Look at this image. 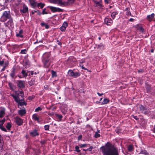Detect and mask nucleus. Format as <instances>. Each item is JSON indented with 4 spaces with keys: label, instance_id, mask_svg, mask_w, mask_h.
Wrapping results in <instances>:
<instances>
[{
    "label": "nucleus",
    "instance_id": "obj_59",
    "mask_svg": "<svg viewBox=\"0 0 155 155\" xmlns=\"http://www.w3.org/2000/svg\"><path fill=\"white\" fill-rule=\"evenodd\" d=\"M93 148V147H90L88 149H87V150H92V149Z\"/></svg>",
    "mask_w": 155,
    "mask_h": 155
},
{
    "label": "nucleus",
    "instance_id": "obj_9",
    "mask_svg": "<svg viewBox=\"0 0 155 155\" xmlns=\"http://www.w3.org/2000/svg\"><path fill=\"white\" fill-rule=\"evenodd\" d=\"M30 135L31 136L34 137L39 135V134L37 132L36 130H34L30 132Z\"/></svg>",
    "mask_w": 155,
    "mask_h": 155
},
{
    "label": "nucleus",
    "instance_id": "obj_50",
    "mask_svg": "<svg viewBox=\"0 0 155 155\" xmlns=\"http://www.w3.org/2000/svg\"><path fill=\"white\" fill-rule=\"evenodd\" d=\"M82 138V136L81 135H80L78 137V140H80Z\"/></svg>",
    "mask_w": 155,
    "mask_h": 155
},
{
    "label": "nucleus",
    "instance_id": "obj_52",
    "mask_svg": "<svg viewBox=\"0 0 155 155\" xmlns=\"http://www.w3.org/2000/svg\"><path fill=\"white\" fill-rule=\"evenodd\" d=\"M126 15H127L128 16H129L130 15H131V14L130 13V12L128 11H127L126 12Z\"/></svg>",
    "mask_w": 155,
    "mask_h": 155
},
{
    "label": "nucleus",
    "instance_id": "obj_24",
    "mask_svg": "<svg viewBox=\"0 0 155 155\" xmlns=\"http://www.w3.org/2000/svg\"><path fill=\"white\" fill-rule=\"evenodd\" d=\"M139 108L140 110L142 111H143L144 110H147L146 108L144 107L141 105H139Z\"/></svg>",
    "mask_w": 155,
    "mask_h": 155
},
{
    "label": "nucleus",
    "instance_id": "obj_44",
    "mask_svg": "<svg viewBox=\"0 0 155 155\" xmlns=\"http://www.w3.org/2000/svg\"><path fill=\"white\" fill-rule=\"evenodd\" d=\"M5 64H4V61H0V65L4 66Z\"/></svg>",
    "mask_w": 155,
    "mask_h": 155
},
{
    "label": "nucleus",
    "instance_id": "obj_2",
    "mask_svg": "<svg viewBox=\"0 0 155 155\" xmlns=\"http://www.w3.org/2000/svg\"><path fill=\"white\" fill-rule=\"evenodd\" d=\"M50 55L51 54L49 53H45L43 55L42 61L45 68H48L50 65Z\"/></svg>",
    "mask_w": 155,
    "mask_h": 155
},
{
    "label": "nucleus",
    "instance_id": "obj_25",
    "mask_svg": "<svg viewBox=\"0 0 155 155\" xmlns=\"http://www.w3.org/2000/svg\"><path fill=\"white\" fill-rule=\"evenodd\" d=\"M4 145L3 140L0 141V150H2Z\"/></svg>",
    "mask_w": 155,
    "mask_h": 155
},
{
    "label": "nucleus",
    "instance_id": "obj_26",
    "mask_svg": "<svg viewBox=\"0 0 155 155\" xmlns=\"http://www.w3.org/2000/svg\"><path fill=\"white\" fill-rule=\"evenodd\" d=\"M117 14V12H114L112 13L111 15V17L113 19H114L116 17V15Z\"/></svg>",
    "mask_w": 155,
    "mask_h": 155
},
{
    "label": "nucleus",
    "instance_id": "obj_64",
    "mask_svg": "<svg viewBox=\"0 0 155 155\" xmlns=\"http://www.w3.org/2000/svg\"><path fill=\"white\" fill-rule=\"evenodd\" d=\"M45 25L46 24L44 23H41V25L42 26H45Z\"/></svg>",
    "mask_w": 155,
    "mask_h": 155
},
{
    "label": "nucleus",
    "instance_id": "obj_18",
    "mask_svg": "<svg viewBox=\"0 0 155 155\" xmlns=\"http://www.w3.org/2000/svg\"><path fill=\"white\" fill-rule=\"evenodd\" d=\"M110 101V100L109 99L105 98L104 99L103 101L101 103V105L106 104L108 103Z\"/></svg>",
    "mask_w": 155,
    "mask_h": 155
},
{
    "label": "nucleus",
    "instance_id": "obj_6",
    "mask_svg": "<svg viewBox=\"0 0 155 155\" xmlns=\"http://www.w3.org/2000/svg\"><path fill=\"white\" fill-rule=\"evenodd\" d=\"M48 7L53 12H61L62 11V9L59 8H57L51 6H49Z\"/></svg>",
    "mask_w": 155,
    "mask_h": 155
},
{
    "label": "nucleus",
    "instance_id": "obj_57",
    "mask_svg": "<svg viewBox=\"0 0 155 155\" xmlns=\"http://www.w3.org/2000/svg\"><path fill=\"white\" fill-rule=\"evenodd\" d=\"M139 30L140 31L143 32L144 29L142 27H140L139 28Z\"/></svg>",
    "mask_w": 155,
    "mask_h": 155
},
{
    "label": "nucleus",
    "instance_id": "obj_31",
    "mask_svg": "<svg viewBox=\"0 0 155 155\" xmlns=\"http://www.w3.org/2000/svg\"><path fill=\"white\" fill-rule=\"evenodd\" d=\"M0 128L3 131H4L5 132H6V130L3 126L2 124L0 125Z\"/></svg>",
    "mask_w": 155,
    "mask_h": 155
},
{
    "label": "nucleus",
    "instance_id": "obj_62",
    "mask_svg": "<svg viewBox=\"0 0 155 155\" xmlns=\"http://www.w3.org/2000/svg\"><path fill=\"white\" fill-rule=\"evenodd\" d=\"M109 0H104L105 2L107 4H108L109 3Z\"/></svg>",
    "mask_w": 155,
    "mask_h": 155
},
{
    "label": "nucleus",
    "instance_id": "obj_1",
    "mask_svg": "<svg viewBox=\"0 0 155 155\" xmlns=\"http://www.w3.org/2000/svg\"><path fill=\"white\" fill-rule=\"evenodd\" d=\"M100 149L103 155H118L117 149L109 142Z\"/></svg>",
    "mask_w": 155,
    "mask_h": 155
},
{
    "label": "nucleus",
    "instance_id": "obj_46",
    "mask_svg": "<svg viewBox=\"0 0 155 155\" xmlns=\"http://www.w3.org/2000/svg\"><path fill=\"white\" fill-rule=\"evenodd\" d=\"M46 9L45 8H44L42 11V14H48V13L45 11Z\"/></svg>",
    "mask_w": 155,
    "mask_h": 155
},
{
    "label": "nucleus",
    "instance_id": "obj_61",
    "mask_svg": "<svg viewBox=\"0 0 155 155\" xmlns=\"http://www.w3.org/2000/svg\"><path fill=\"white\" fill-rule=\"evenodd\" d=\"M97 94L100 96H102L103 94L102 93L100 94L99 92H97Z\"/></svg>",
    "mask_w": 155,
    "mask_h": 155
},
{
    "label": "nucleus",
    "instance_id": "obj_38",
    "mask_svg": "<svg viewBox=\"0 0 155 155\" xmlns=\"http://www.w3.org/2000/svg\"><path fill=\"white\" fill-rule=\"evenodd\" d=\"M42 110V108L40 107H38V108H36L35 109V112H38L39 111L41 110Z\"/></svg>",
    "mask_w": 155,
    "mask_h": 155
},
{
    "label": "nucleus",
    "instance_id": "obj_21",
    "mask_svg": "<svg viewBox=\"0 0 155 155\" xmlns=\"http://www.w3.org/2000/svg\"><path fill=\"white\" fill-rule=\"evenodd\" d=\"M80 74L79 72H74V74L72 76V77H73L74 78H76L78 77H79L80 76Z\"/></svg>",
    "mask_w": 155,
    "mask_h": 155
},
{
    "label": "nucleus",
    "instance_id": "obj_58",
    "mask_svg": "<svg viewBox=\"0 0 155 155\" xmlns=\"http://www.w3.org/2000/svg\"><path fill=\"white\" fill-rule=\"evenodd\" d=\"M57 42L58 43V45H60V46L61 45V43L59 42V41L58 40L57 41Z\"/></svg>",
    "mask_w": 155,
    "mask_h": 155
},
{
    "label": "nucleus",
    "instance_id": "obj_37",
    "mask_svg": "<svg viewBox=\"0 0 155 155\" xmlns=\"http://www.w3.org/2000/svg\"><path fill=\"white\" fill-rule=\"evenodd\" d=\"M27 51L26 49L22 50L20 53L22 54H25L26 53Z\"/></svg>",
    "mask_w": 155,
    "mask_h": 155
},
{
    "label": "nucleus",
    "instance_id": "obj_7",
    "mask_svg": "<svg viewBox=\"0 0 155 155\" xmlns=\"http://www.w3.org/2000/svg\"><path fill=\"white\" fill-rule=\"evenodd\" d=\"M11 95L12 96L13 98L15 100L16 102H19L20 101H22V99L20 100L18 96V95H15L14 94H11Z\"/></svg>",
    "mask_w": 155,
    "mask_h": 155
},
{
    "label": "nucleus",
    "instance_id": "obj_19",
    "mask_svg": "<svg viewBox=\"0 0 155 155\" xmlns=\"http://www.w3.org/2000/svg\"><path fill=\"white\" fill-rule=\"evenodd\" d=\"M15 68H13L12 70V71L10 74V76L12 78H13L15 76Z\"/></svg>",
    "mask_w": 155,
    "mask_h": 155
},
{
    "label": "nucleus",
    "instance_id": "obj_29",
    "mask_svg": "<svg viewBox=\"0 0 155 155\" xmlns=\"http://www.w3.org/2000/svg\"><path fill=\"white\" fill-rule=\"evenodd\" d=\"M11 127L12 125L9 123H8L6 126V128L9 130H10V128Z\"/></svg>",
    "mask_w": 155,
    "mask_h": 155
},
{
    "label": "nucleus",
    "instance_id": "obj_8",
    "mask_svg": "<svg viewBox=\"0 0 155 155\" xmlns=\"http://www.w3.org/2000/svg\"><path fill=\"white\" fill-rule=\"evenodd\" d=\"M25 81L21 80H19L17 81V86L19 87H25Z\"/></svg>",
    "mask_w": 155,
    "mask_h": 155
},
{
    "label": "nucleus",
    "instance_id": "obj_32",
    "mask_svg": "<svg viewBox=\"0 0 155 155\" xmlns=\"http://www.w3.org/2000/svg\"><path fill=\"white\" fill-rule=\"evenodd\" d=\"M51 73H52V77H56V74L55 72L54 71L52 70L51 71Z\"/></svg>",
    "mask_w": 155,
    "mask_h": 155
},
{
    "label": "nucleus",
    "instance_id": "obj_5",
    "mask_svg": "<svg viewBox=\"0 0 155 155\" xmlns=\"http://www.w3.org/2000/svg\"><path fill=\"white\" fill-rule=\"evenodd\" d=\"M15 121L16 124L18 126H21L23 123V120L18 117H16L15 118Z\"/></svg>",
    "mask_w": 155,
    "mask_h": 155
},
{
    "label": "nucleus",
    "instance_id": "obj_28",
    "mask_svg": "<svg viewBox=\"0 0 155 155\" xmlns=\"http://www.w3.org/2000/svg\"><path fill=\"white\" fill-rule=\"evenodd\" d=\"M96 5V6L99 8H100L101 7V5L99 1H97L96 2H95Z\"/></svg>",
    "mask_w": 155,
    "mask_h": 155
},
{
    "label": "nucleus",
    "instance_id": "obj_49",
    "mask_svg": "<svg viewBox=\"0 0 155 155\" xmlns=\"http://www.w3.org/2000/svg\"><path fill=\"white\" fill-rule=\"evenodd\" d=\"M57 116L60 119H61L62 117V116L61 115L58 114Z\"/></svg>",
    "mask_w": 155,
    "mask_h": 155
},
{
    "label": "nucleus",
    "instance_id": "obj_34",
    "mask_svg": "<svg viewBox=\"0 0 155 155\" xmlns=\"http://www.w3.org/2000/svg\"><path fill=\"white\" fill-rule=\"evenodd\" d=\"M75 151L77 152H80V150L79 149V147L78 146H76L75 147Z\"/></svg>",
    "mask_w": 155,
    "mask_h": 155
},
{
    "label": "nucleus",
    "instance_id": "obj_41",
    "mask_svg": "<svg viewBox=\"0 0 155 155\" xmlns=\"http://www.w3.org/2000/svg\"><path fill=\"white\" fill-rule=\"evenodd\" d=\"M60 29L61 31H64L65 30L66 28L62 26L60 27Z\"/></svg>",
    "mask_w": 155,
    "mask_h": 155
},
{
    "label": "nucleus",
    "instance_id": "obj_48",
    "mask_svg": "<svg viewBox=\"0 0 155 155\" xmlns=\"http://www.w3.org/2000/svg\"><path fill=\"white\" fill-rule=\"evenodd\" d=\"M7 65L8 64H7L5 63V65L4 66V67L2 69V71H3L5 70V68L7 66Z\"/></svg>",
    "mask_w": 155,
    "mask_h": 155
},
{
    "label": "nucleus",
    "instance_id": "obj_22",
    "mask_svg": "<svg viewBox=\"0 0 155 155\" xmlns=\"http://www.w3.org/2000/svg\"><path fill=\"white\" fill-rule=\"evenodd\" d=\"M22 30H20L19 31L18 33L16 34V36L18 37H20L21 38L23 37V35H21V34L22 33Z\"/></svg>",
    "mask_w": 155,
    "mask_h": 155
},
{
    "label": "nucleus",
    "instance_id": "obj_15",
    "mask_svg": "<svg viewBox=\"0 0 155 155\" xmlns=\"http://www.w3.org/2000/svg\"><path fill=\"white\" fill-rule=\"evenodd\" d=\"M155 15L154 13H152L150 15H148L147 16V19L149 21H151L154 18Z\"/></svg>",
    "mask_w": 155,
    "mask_h": 155
},
{
    "label": "nucleus",
    "instance_id": "obj_27",
    "mask_svg": "<svg viewBox=\"0 0 155 155\" xmlns=\"http://www.w3.org/2000/svg\"><path fill=\"white\" fill-rule=\"evenodd\" d=\"M45 4H44L42 3H38L37 6L38 7H40L41 8H43Z\"/></svg>",
    "mask_w": 155,
    "mask_h": 155
},
{
    "label": "nucleus",
    "instance_id": "obj_53",
    "mask_svg": "<svg viewBox=\"0 0 155 155\" xmlns=\"http://www.w3.org/2000/svg\"><path fill=\"white\" fill-rule=\"evenodd\" d=\"M138 72L139 73H142L143 72V71L142 69H140L138 70Z\"/></svg>",
    "mask_w": 155,
    "mask_h": 155
},
{
    "label": "nucleus",
    "instance_id": "obj_36",
    "mask_svg": "<svg viewBox=\"0 0 155 155\" xmlns=\"http://www.w3.org/2000/svg\"><path fill=\"white\" fill-rule=\"evenodd\" d=\"M49 125H46L44 126V128L45 130H49Z\"/></svg>",
    "mask_w": 155,
    "mask_h": 155
},
{
    "label": "nucleus",
    "instance_id": "obj_11",
    "mask_svg": "<svg viewBox=\"0 0 155 155\" xmlns=\"http://www.w3.org/2000/svg\"><path fill=\"white\" fill-rule=\"evenodd\" d=\"M31 5L33 7L37 6L38 3L34 0H29Z\"/></svg>",
    "mask_w": 155,
    "mask_h": 155
},
{
    "label": "nucleus",
    "instance_id": "obj_10",
    "mask_svg": "<svg viewBox=\"0 0 155 155\" xmlns=\"http://www.w3.org/2000/svg\"><path fill=\"white\" fill-rule=\"evenodd\" d=\"M104 22L107 25H110V24L112 23L113 21L111 18H106L104 19Z\"/></svg>",
    "mask_w": 155,
    "mask_h": 155
},
{
    "label": "nucleus",
    "instance_id": "obj_40",
    "mask_svg": "<svg viewBox=\"0 0 155 155\" xmlns=\"http://www.w3.org/2000/svg\"><path fill=\"white\" fill-rule=\"evenodd\" d=\"M128 149L129 150L131 151L133 149V146L131 145H130L128 146Z\"/></svg>",
    "mask_w": 155,
    "mask_h": 155
},
{
    "label": "nucleus",
    "instance_id": "obj_30",
    "mask_svg": "<svg viewBox=\"0 0 155 155\" xmlns=\"http://www.w3.org/2000/svg\"><path fill=\"white\" fill-rule=\"evenodd\" d=\"M74 72L71 70H69L68 72V74L69 76L72 77Z\"/></svg>",
    "mask_w": 155,
    "mask_h": 155
},
{
    "label": "nucleus",
    "instance_id": "obj_3",
    "mask_svg": "<svg viewBox=\"0 0 155 155\" xmlns=\"http://www.w3.org/2000/svg\"><path fill=\"white\" fill-rule=\"evenodd\" d=\"M10 14L7 11H5L3 12L0 20L2 22H4L6 21L8 19L10 18Z\"/></svg>",
    "mask_w": 155,
    "mask_h": 155
},
{
    "label": "nucleus",
    "instance_id": "obj_54",
    "mask_svg": "<svg viewBox=\"0 0 155 155\" xmlns=\"http://www.w3.org/2000/svg\"><path fill=\"white\" fill-rule=\"evenodd\" d=\"M146 152H147L146 151H144L143 152V151H142L140 152V154H146Z\"/></svg>",
    "mask_w": 155,
    "mask_h": 155
},
{
    "label": "nucleus",
    "instance_id": "obj_63",
    "mask_svg": "<svg viewBox=\"0 0 155 155\" xmlns=\"http://www.w3.org/2000/svg\"><path fill=\"white\" fill-rule=\"evenodd\" d=\"M3 140V138L2 137L1 135L0 134V141Z\"/></svg>",
    "mask_w": 155,
    "mask_h": 155
},
{
    "label": "nucleus",
    "instance_id": "obj_56",
    "mask_svg": "<svg viewBox=\"0 0 155 155\" xmlns=\"http://www.w3.org/2000/svg\"><path fill=\"white\" fill-rule=\"evenodd\" d=\"M45 26L46 29H48L49 28V26L47 24H46L45 25Z\"/></svg>",
    "mask_w": 155,
    "mask_h": 155
},
{
    "label": "nucleus",
    "instance_id": "obj_17",
    "mask_svg": "<svg viewBox=\"0 0 155 155\" xmlns=\"http://www.w3.org/2000/svg\"><path fill=\"white\" fill-rule=\"evenodd\" d=\"M75 0H68L67 2H65L66 4L64 5H63V6L68 5V4H72L73 3Z\"/></svg>",
    "mask_w": 155,
    "mask_h": 155
},
{
    "label": "nucleus",
    "instance_id": "obj_12",
    "mask_svg": "<svg viewBox=\"0 0 155 155\" xmlns=\"http://www.w3.org/2000/svg\"><path fill=\"white\" fill-rule=\"evenodd\" d=\"M5 110L4 108H2L0 109V118L3 117L5 114Z\"/></svg>",
    "mask_w": 155,
    "mask_h": 155
},
{
    "label": "nucleus",
    "instance_id": "obj_4",
    "mask_svg": "<svg viewBox=\"0 0 155 155\" xmlns=\"http://www.w3.org/2000/svg\"><path fill=\"white\" fill-rule=\"evenodd\" d=\"M51 3L58 4L60 6H63L66 4L65 2H63L62 0H49Z\"/></svg>",
    "mask_w": 155,
    "mask_h": 155
},
{
    "label": "nucleus",
    "instance_id": "obj_16",
    "mask_svg": "<svg viewBox=\"0 0 155 155\" xmlns=\"http://www.w3.org/2000/svg\"><path fill=\"white\" fill-rule=\"evenodd\" d=\"M32 118L35 120L39 122L38 116L36 114H34L32 115Z\"/></svg>",
    "mask_w": 155,
    "mask_h": 155
},
{
    "label": "nucleus",
    "instance_id": "obj_33",
    "mask_svg": "<svg viewBox=\"0 0 155 155\" xmlns=\"http://www.w3.org/2000/svg\"><path fill=\"white\" fill-rule=\"evenodd\" d=\"M8 19L9 20L8 21V25L10 24L11 25L13 23V19L11 17L10 18H8Z\"/></svg>",
    "mask_w": 155,
    "mask_h": 155
},
{
    "label": "nucleus",
    "instance_id": "obj_23",
    "mask_svg": "<svg viewBox=\"0 0 155 155\" xmlns=\"http://www.w3.org/2000/svg\"><path fill=\"white\" fill-rule=\"evenodd\" d=\"M35 83V80L34 79H31L30 81L28 82L29 84L32 86L34 85Z\"/></svg>",
    "mask_w": 155,
    "mask_h": 155
},
{
    "label": "nucleus",
    "instance_id": "obj_13",
    "mask_svg": "<svg viewBox=\"0 0 155 155\" xmlns=\"http://www.w3.org/2000/svg\"><path fill=\"white\" fill-rule=\"evenodd\" d=\"M28 11V7L25 5L23 6V9L20 10V11L24 13H26Z\"/></svg>",
    "mask_w": 155,
    "mask_h": 155
},
{
    "label": "nucleus",
    "instance_id": "obj_47",
    "mask_svg": "<svg viewBox=\"0 0 155 155\" xmlns=\"http://www.w3.org/2000/svg\"><path fill=\"white\" fill-rule=\"evenodd\" d=\"M147 91L148 93H149L151 91V88L150 87H147Z\"/></svg>",
    "mask_w": 155,
    "mask_h": 155
},
{
    "label": "nucleus",
    "instance_id": "obj_42",
    "mask_svg": "<svg viewBox=\"0 0 155 155\" xmlns=\"http://www.w3.org/2000/svg\"><path fill=\"white\" fill-rule=\"evenodd\" d=\"M86 145L87 144H81L79 145V146L81 148L85 147L86 146Z\"/></svg>",
    "mask_w": 155,
    "mask_h": 155
},
{
    "label": "nucleus",
    "instance_id": "obj_43",
    "mask_svg": "<svg viewBox=\"0 0 155 155\" xmlns=\"http://www.w3.org/2000/svg\"><path fill=\"white\" fill-rule=\"evenodd\" d=\"M19 104H20L21 106H22L24 105L25 104V103L24 102H21L20 101H19V102H17Z\"/></svg>",
    "mask_w": 155,
    "mask_h": 155
},
{
    "label": "nucleus",
    "instance_id": "obj_39",
    "mask_svg": "<svg viewBox=\"0 0 155 155\" xmlns=\"http://www.w3.org/2000/svg\"><path fill=\"white\" fill-rule=\"evenodd\" d=\"M62 26L66 28L68 26V24L66 22H64Z\"/></svg>",
    "mask_w": 155,
    "mask_h": 155
},
{
    "label": "nucleus",
    "instance_id": "obj_60",
    "mask_svg": "<svg viewBox=\"0 0 155 155\" xmlns=\"http://www.w3.org/2000/svg\"><path fill=\"white\" fill-rule=\"evenodd\" d=\"M134 19L132 18H130L129 19V21H134Z\"/></svg>",
    "mask_w": 155,
    "mask_h": 155
},
{
    "label": "nucleus",
    "instance_id": "obj_51",
    "mask_svg": "<svg viewBox=\"0 0 155 155\" xmlns=\"http://www.w3.org/2000/svg\"><path fill=\"white\" fill-rule=\"evenodd\" d=\"M136 120H137L139 119V118L136 116H134V115L132 116Z\"/></svg>",
    "mask_w": 155,
    "mask_h": 155
},
{
    "label": "nucleus",
    "instance_id": "obj_14",
    "mask_svg": "<svg viewBox=\"0 0 155 155\" xmlns=\"http://www.w3.org/2000/svg\"><path fill=\"white\" fill-rule=\"evenodd\" d=\"M26 113V111L25 109H21L19 110L18 111V114L21 116L24 115Z\"/></svg>",
    "mask_w": 155,
    "mask_h": 155
},
{
    "label": "nucleus",
    "instance_id": "obj_55",
    "mask_svg": "<svg viewBox=\"0 0 155 155\" xmlns=\"http://www.w3.org/2000/svg\"><path fill=\"white\" fill-rule=\"evenodd\" d=\"M69 60H71V59H73L74 60V61L75 60V59H74V57H70L69 58Z\"/></svg>",
    "mask_w": 155,
    "mask_h": 155
},
{
    "label": "nucleus",
    "instance_id": "obj_20",
    "mask_svg": "<svg viewBox=\"0 0 155 155\" xmlns=\"http://www.w3.org/2000/svg\"><path fill=\"white\" fill-rule=\"evenodd\" d=\"M29 72V71H27V72H26L24 70H23L22 71L21 73L24 77H26L28 76V73Z\"/></svg>",
    "mask_w": 155,
    "mask_h": 155
},
{
    "label": "nucleus",
    "instance_id": "obj_35",
    "mask_svg": "<svg viewBox=\"0 0 155 155\" xmlns=\"http://www.w3.org/2000/svg\"><path fill=\"white\" fill-rule=\"evenodd\" d=\"M100 134H98L97 132H95V135H94V137H95V138H98V137H100Z\"/></svg>",
    "mask_w": 155,
    "mask_h": 155
},
{
    "label": "nucleus",
    "instance_id": "obj_45",
    "mask_svg": "<svg viewBox=\"0 0 155 155\" xmlns=\"http://www.w3.org/2000/svg\"><path fill=\"white\" fill-rule=\"evenodd\" d=\"M19 94H20V96L22 98H23L24 94V93L22 91H20L19 92Z\"/></svg>",
    "mask_w": 155,
    "mask_h": 155
}]
</instances>
